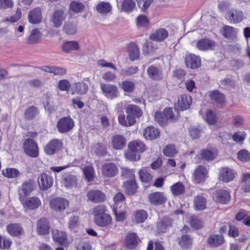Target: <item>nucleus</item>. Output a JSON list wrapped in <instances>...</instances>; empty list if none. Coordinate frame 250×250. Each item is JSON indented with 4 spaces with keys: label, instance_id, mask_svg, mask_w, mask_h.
I'll return each mask as SVG.
<instances>
[{
    "label": "nucleus",
    "instance_id": "obj_1",
    "mask_svg": "<svg viewBox=\"0 0 250 250\" xmlns=\"http://www.w3.org/2000/svg\"><path fill=\"white\" fill-rule=\"evenodd\" d=\"M127 114L126 119L129 122V126L134 125L136 123V118H140L143 114L142 110L139 106L135 104H129L125 108Z\"/></svg>",
    "mask_w": 250,
    "mask_h": 250
},
{
    "label": "nucleus",
    "instance_id": "obj_2",
    "mask_svg": "<svg viewBox=\"0 0 250 250\" xmlns=\"http://www.w3.org/2000/svg\"><path fill=\"white\" fill-rule=\"evenodd\" d=\"M23 149L26 154L32 158H37L39 156V149L37 143L31 138L24 140Z\"/></svg>",
    "mask_w": 250,
    "mask_h": 250
},
{
    "label": "nucleus",
    "instance_id": "obj_3",
    "mask_svg": "<svg viewBox=\"0 0 250 250\" xmlns=\"http://www.w3.org/2000/svg\"><path fill=\"white\" fill-rule=\"evenodd\" d=\"M100 85L102 93L107 99L112 100L118 97L119 91L116 85L104 83H100Z\"/></svg>",
    "mask_w": 250,
    "mask_h": 250
},
{
    "label": "nucleus",
    "instance_id": "obj_4",
    "mask_svg": "<svg viewBox=\"0 0 250 250\" xmlns=\"http://www.w3.org/2000/svg\"><path fill=\"white\" fill-rule=\"evenodd\" d=\"M34 182L33 180L29 179L24 181L19 190L20 200L22 201L23 199L28 196L34 190Z\"/></svg>",
    "mask_w": 250,
    "mask_h": 250
},
{
    "label": "nucleus",
    "instance_id": "obj_5",
    "mask_svg": "<svg viewBox=\"0 0 250 250\" xmlns=\"http://www.w3.org/2000/svg\"><path fill=\"white\" fill-rule=\"evenodd\" d=\"M227 19L231 23H238L244 19V14L240 9L232 8L227 13Z\"/></svg>",
    "mask_w": 250,
    "mask_h": 250
},
{
    "label": "nucleus",
    "instance_id": "obj_6",
    "mask_svg": "<svg viewBox=\"0 0 250 250\" xmlns=\"http://www.w3.org/2000/svg\"><path fill=\"white\" fill-rule=\"evenodd\" d=\"M62 143L59 139L51 140L44 147V152L48 155H51L57 152L61 148Z\"/></svg>",
    "mask_w": 250,
    "mask_h": 250
},
{
    "label": "nucleus",
    "instance_id": "obj_7",
    "mask_svg": "<svg viewBox=\"0 0 250 250\" xmlns=\"http://www.w3.org/2000/svg\"><path fill=\"white\" fill-rule=\"evenodd\" d=\"M38 182L40 189L45 190L52 186L53 179L50 175L42 173L39 176Z\"/></svg>",
    "mask_w": 250,
    "mask_h": 250
},
{
    "label": "nucleus",
    "instance_id": "obj_8",
    "mask_svg": "<svg viewBox=\"0 0 250 250\" xmlns=\"http://www.w3.org/2000/svg\"><path fill=\"white\" fill-rule=\"evenodd\" d=\"M208 171L205 167L199 166L193 173V180L195 183L200 184L205 181L208 177Z\"/></svg>",
    "mask_w": 250,
    "mask_h": 250
},
{
    "label": "nucleus",
    "instance_id": "obj_9",
    "mask_svg": "<svg viewBox=\"0 0 250 250\" xmlns=\"http://www.w3.org/2000/svg\"><path fill=\"white\" fill-rule=\"evenodd\" d=\"M186 65L191 69H197L201 64V58L193 54L187 55L185 59Z\"/></svg>",
    "mask_w": 250,
    "mask_h": 250
},
{
    "label": "nucleus",
    "instance_id": "obj_10",
    "mask_svg": "<svg viewBox=\"0 0 250 250\" xmlns=\"http://www.w3.org/2000/svg\"><path fill=\"white\" fill-rule=\"evenodd\" d=\"M102 172L104 176L113 177L117 174L118 169L115 164L107 163L102 166Z\"/></svg>",
    "mask_w": 250,
    "mask_h": 250
},
{
    "label": "nucleus",
    "instance_id": "obj_11",
    "mask_svg": "<svg viewBox=\"0 0 250 250\" xmlns=\"http://www.w3.org/2000/svg\"><path fill=\"white\" fill-rule=\"evenodd\" d=\"M148 200L151 204L158 206L165 204L167 198L163 192H155L148 195Z\"/></svg>",
    "mask_w": 250,
    "mask_h": 250
},
{
    "label": "nucleus",
    "instance_id": "obj_12",
    "mask_svg": "<svg viewBox=\"0 0 250 250\" xmlns=\"http://www.w3.org/2000/svg\"><path fill=\"white\" fill-rule=\"evenodd\" d=\"M24 208L27 209H35L38 208L41 205L40 199L37 197H28L25 201H21Z\"/></svg>",
    "mask_w": 250,
    "mask_h": 250
},
{
    "label": "nucleus",
    "instance_id": "obj_13",
    "mask_svg": "<svg viewBox=\"0 0 250 250\" xmlns=\"http://www.w3.org/2000/svg\"><path fill=\"white\" fill-rule=\"evenodd\" d=\"M42 19V10L40 7H36L31 10L28 15L29 23L32 24H38Z\"/></svg>",
    "mask_w": 250,
    "mask_h": 250
},
{
    "label": "nucleus",
    "instance_id": "obj_14",
    "mask_svg": "<svg viewBox=\"0 0 250 250\" xmlns=\"http://www.w3.org/2000/svg\"><path fill=\"white\" fill-rule=\"evenodd\" d=\"M235 177L233 170L228 167H222L219 172V179L220 181L228 183L232 181Z\"/></svg>",
    "mask_w": 250,
    "mask_h": 250
},
{
    "label": "nucleus",
    "instance_id": "obj_15",
    "mask_svg": "<svg viewBox=\"0 0 250 250\" xmlns=\"http://www.w3.org/2000/svg\"><path fill=\"white\" fill-rule=\"evenodd\" d=\"M215 46V42L212 40L204 38L199 40L196 43L197 48L201 51L212 50Z\"/></svg>",
    "mask_w": 250,
    "mask_h": 250
},
{
    "label": "nucleus",
    "instance_id": "obj_16",
    "mask_svg": "<svg viewBox=\"0 0 250 250\" xmlns=\"http://www.w3.org/2000/svg\"><path fill=\"white\" fill-rule=\"evenodd\" d=\"M111 145L116 150L122 149L126 144L125 138L121 135H116L113 136L111 140Z\"/></svg>",
    "mask_w": 250,
    "mask_h": 250
},
{
    "label": "nucleus",
    "instance_id": "obj_17",
    "mask_svg": "<svg viewBox=\"0 0 250 250\" xmlns=\"http://www.w3.org/2000/svg\"><path fill=\"white\" fill-rule=\"evenodd\" d=\"M88 199L94 203H101L105 199L104 194L99 190H91L87 194Z\"/></svg>",
    "mask_w": 250,
    "mask_h": 250
},
{
    "label": "nucleus",
    "instance_id": "obj_18",
    "mask_svg": "<svg viewBox=\"0 0 250 250\" xmlns=\"http://www.w3.org/2000/svg\"><path fill=\"white\" fill-rule=\"evenodd\" d=\"M50 225L45 218H41L37 222V231L39 234L45 235L49 233Z\"/></svg>",
    "mask_w": 250,
    "mask_h": 250
},
{
    "label": "nucleus",
    "instance_id": "obj_19",
    "mask_svg": "<svg viewBox=\"0 0 250 250\" xmlns=\"http://www.w3.org/2000/svg\"><path fill=\"white\" fill-rule=\"evenodd\" d=\"M147 74L149 78L154 81H160L163 79L162 71L154 65L149 66L147 69Z\"/></svg>",
    "mask_w": 250,
    "mask_h": 250
},
{
    "label": "nucleus",
    "instance_id": "obj_20",
    "mask_svg": "<svg viewBox=\"0 0 250 250\" xmlns=\"http://www.w3.org/2000/svg\"><path fill=\"white\" fill-rule=\"evenodd\" d=\"M192 103V99L190 96L186 94L180 96L178 98V109L184 110L189 108Z\"/></svg>",
    "mask_w": 250,
    "mask_h": 250
},
{
    "label": "nucleus",
    "instance_id": "obj_21",
    "mask_svg": "<svg viewBox=\"0 0 250 250\" xmlns=\"http://www.w3.org/2000/svg\"><path fill=\"white\" fill-rule=\"evenodd\" d=\"M172 220L169 217H164L157 223V230L159 232L164 233L172 226Z\"/></svg>",
    "mask_w": 250,
    "mask_h": 250
},
{
    "label": "nucleus",
    "instance_id": "obj_22",
    "mask_svg": "<svg viewBox=\"0 0 250 250\" xmlns=\"http://www.w3.org/2000/svg\"><path fill=\"white\" fill-rule=\"evenodd\" d=\"M88 90V86L85 83H76L71 89V94L73 95L75 94L84 95L87 93Z\"/></svg>",
    "mask_w": 250,
    "mask_h": 250
},
{
    "label": "nucleus",
    "instance_id": "obj_23",
    "mask_svg": "<svg viewBox=\"0 0 250 250\" xmlns=\"http://www.w3.org/2000/svg\"><path fill=\"white\" fill-rule=\"evenodd\" d=\"M168 36V31L164 28H160L154 33L151 34L149 38L155 41L162 42L166 39Z\"/></svg>",
    "mask_w": 250,
    "mask_h": 250
},
{
    "label": "nucleus",
    "instance_id": "obj_24",
    "mask_svg": "<svg viewBox=\"0 0 250 250\" xmlns=\"http://www.w3.org/2000/svg\"><path fill=\"white\" fill-rule=\"evenodd\" d=\"M225 241L223 236L221 234H213L208 239V243L213 248H216L222 245Z\"/></svg>",
    "mask_w": 250,
    "mask_h": 250
},
{
    "label": "nucleus",
    "instance_id": "obj_25",
    "mask_svg": "<svg viewBox=\"0 0 250 250\" xmlns=\"http://www.w3.org/2000/svg\"><path fill=\"white\" fill-rule=\"evenodd\" d=\"M112 217L107 213L94 218L95 223L99 227H106L111 224Z\"/></svg>",
    "mask_w": 250,
    "mask_h": 250
},
{
    "label": "nucleus",
    "instance_id": "obj_26",
    "mask_svg": "<svg viewBox=\"0 0 250 250\" xmlns=\"http://www.w3.org/2000/svg\"><path fill=\"white\" fill-rule=\"evenodd\" d=\"M38 108L35 106L31 105L25 110L24 117L26 120L31 121L34 119L39 114Z\"/></svg>",
    "mask_w": 250,
    "mask_h": 250
},
{
    "label": "nucleus",
    "instance_id": "obj_27",
    "mask_svg": "<svg viewBox=\"0 0 250 250\" xmlns=\"http://www.w3.org/2000/svg\"><path fill=\"white\" fill-rule=\"evenodd\" d=\"M129 150L135 152H143L146 149L144 143L139 140L131 142L128 145Z\"/></svg>",
    "mask_w": 250,
    "mask_h": 250
},
{
    "label": "nucleus",
    "instance_id": "obj_28",
    "mask_svg": "<svg viewBox=\"0 0 250 250\" xmlns=\"http://www.w3.org/2000/svg\"><path fill=\"white\" fill-rule=\"evenodd\" d=\"M144 136L147 140H153L157 138L160 135L159 131L152 126L147 127L144 131Z\"/></svg>",
    "mask_w": 250,
    "mask_h": 250
},
{
    "label": "nucleus",
    "instance_id": "obj_29",
    "mask_svg": "<svg viewBox=\"0 0 250 250\" xmlns=\"http://www.w3.org/2000/svg\"><path fill=\"white\" fill-rule=\"evenodd\" d=\"M128 52L129 59L131 61L139 59L140 55L139 49L136 44L132 43L128 45Z\"/></svg>",
    "mask_w": 250,
    "mask_h": 250
},
{
    "label": "nucleus",
    "instance_id": "obj_30",
    "mask_svg": "<svg viewBox=\"0 0 250 250\" xmlns=\"http://www.w3.org/2000/svg\"><path fill=\"white\" fill-rule=\"evenodd\" d=\"M206 203V199L204 196H196L194 199L193 207L196 210H202L205 209Z\"/></svg>",
    "mask_w": 250,
    "mask_h": 250
},
{
    "label": "nucleus",
    "instance_id": "obj_31",
    "mask_svg": "<svg viewBox=\"0 0 250 250\" xmlns=\"http://www.w3.org/2000/svg\"><path fill=\"white\" fill-rule=\"evenodd\" d=\"M7 230L10 235L13 236H18L23 231L21 227L16 224H10L7 226Z\"/></svg>",
    "mask_w": 250,
    "mask_h": 250
},
{
    "label": "nucleus",
    "instance_id": "obj_32",
    "mask_svg": "<svg viewBox=\"0 0 250 250\" xmlns=\"http://www.w3.org/2000/svg\"><path fill=\"white\" fill-rule=\"evenodd\" d=\"M217 201L222 204H226L230 200L229 193L225 190H219L216 195Z\"/></svg>",
    "mask_w": 250,
    "mask_h": 250
},
{
    "label": "nucleus",
    "instance_id": "obj_33",
    "mask_svg": "<svg viewBox=\"0 0 250 250\" xmlns=\"http://www.w3.org/2000/svg\"><path fill=\"white\" fill-rule=\"evenodd\" d=\"M42 34L37 28L33 29L29 37L27 39V42L29 44H35L38 42L41 38Z\"/></svg>",
    "mask_w": 250,
    "mask_h": 250
},
{
    "label": "nucleus",
    "instance_id": "obj_34",
    "mask_svg": "<svg viewBox=\"0 0 250 250\" xmlns=\"http://www.w3.org/2000/svg\"><path fill=\"white\" fill-rule=\"evenodd\" d=\"M124 187L126 192L129 195L134 194L137 190V186L135 180H127L124 182Z\"/></svg>",
    "mask_w": 250,
    "mask_h": 250
},
{
    "label": "nucleus",
    "instance_id": "obj_35",
    "mask_svg": "<svg viewBox=\"0 0 250 250\" xmlns=\"http://www.w3.org/2000/svg\"><path fill=\"white\" fill-rule=\"evenodd\" d=\"M62 21V11L58 10L54 12L51 18V21L54 26L58 28L61 26Z\"/></svg>",
    "mask_w": 250,
    "mask_h": 250
},
{
    "label": "nucleus",
    "instance_id": "obj_36",
    "mask_svg": "<svg viewBox=\"0 0 250 250\" xmlns=\"http://www.w3.org/2000/svg\"><path fill=\"white\" fill-rule=\"evenodd\" d=\"M112 9L111 4L107 2H101L97 4L96 10L100 14H107L110 12Z\"/></svg>",
    "mask_w": 250,
    "mask_h": 250
},
{
    "label": "nucleus",
    "instance_id": "obj_37",
    "mask_svg": "<svg viewBox=\"0 0 250 250\" xmlns=\"http://www.w3.org/2000/svg\"><path fill=\"white\" fill-rule=\"evenodd\" d=\"M210 98L217 104H222L225 102V95L217 90L212 92L210 94Z\"/></svg>",
    "mask_w": 250,
    "mask_h": 250
},
{
    "label": "nucleus",
    "instance_id": "obj_38",
    "mask_svg": "<svg viewBox=\"0 0 250 250\" xmlns=\"http://www.w3.org/2000/svg\"><path fill=\"white\" fill-rule=\"evenodd\" d=\"M126 243L129 249L134 248L138 244V237L136 233H131L126 236Z\"/></svg>",
    "mask_w": 250,
    "mask_h": 250
},
{
    "label": "nucleus",
    "instance_id": "obj_39",
    "mask_svg": "<svg viewBox=\"0 0 250 250\" xmlns=\"http://www.w3.org/2000/svg\"><path fill=\"white\" fill-rule=\"evenodd\" d=\"M221 34L226 38H231L236 34L234 28L229 25H225L221 29Z\"/></svg>",
    "mask_w": 250,
    "mask_h": 250
},
{
    "label": "nucleus",
    "instance_id": "obj_40",
    "mask_svg": "<svg viewBox=\"0 0 250 250\" xmlns=\"http://www.w3.org/2000/svg\"><path fill=\"white\" fill-rule=\"evenodd\" d=\"M136 3L134 0H124L122 3L121 10L130 13L135 7Z\"/></svg>",
    "mask_w": 250,
    "mask_h": 250
},
{
    "label": "nucleus",
    "instance_id": "obj_41",
    "mask_svg": "<svg viewBox=\"0 0 250 250\" xmlns=\"http://www.w3.org/2000/svg\"><path fill=\"white\" fill-rule=\"evenodd\" d=\"M80 46L76 41H69L63 42V51L69 53L71 51L78 50Z\"/></svg>",
    "mask_w": 250,
    "mask_h": 250
},
{
    "label": "nucleus",
    "instance_id": "obj_42",
    "mask_svg": "<svg viewBox=\"0 0 250 250\" xmlns=\"http://www.w3.org/2000/svg\"><path fill=\"white\" fill-rule=\"evenodd\" d=\"M49 205L54 210L60 211L62 207V199L61 197L53 198L50 201Z\"/></svg>",
    "mask_w": 250,
    "mask_h": 250
},
{
    "label": "nucleus",
    "instance_id": "obj_43",
    "mask_svg": "<svg viewBox=\"0 0 250 250\" xmlns=\"http://www.w3.org/2000/svg\"><path fill=\"white\" fill-rule=\"evenodd\" d=\"M63 30L67 35H74L77 32V25L72 22L65 23L63 26Z\"/></svg>",
    "mask_w": 250,
    "mask_h": 250
},
{
    "label": "nucleus",
    "instance_id": "obj_44",
    "mask_svg": "<svg viewBox=\"0 0 250 250\" xmlns=\"http://www.w3.org/2000/svg\"><path fill=\"white\" fill-rule=\"evenodd\" d=\"M201 155L204 160L211 161L216 157L217 152L215 150L204 149L202 150Z\"/></svg>",
    "mask_w": 250,
    "mask_h": 250
},
{
    "label": "nucleus",
    "instance_id": "obj_45",
    "mask_svg": "<svg viewBox=\"0 0 250 250\" xmlns=\"http://www.w3.org/2000/svg\"><path fill=\"white\" fill-rule=\"evenodd\" d=\"M171 190L175 196H178L185 192V188L183 184L178 182L171 187Z\"/></svg>",
    "mask_w": 250,
    "mask_h": 250
},
{
    "label": "nucleus",
    "instance_id": "obj_46",
    "mask_svg": "<svg viewBox=\"0 0 250 250\" xmlns=\"http://www.w3.org/2000/svg\"><path fill=\"white\" fill-rule=\"evenodd\" d=\"M2 173L3 176L8 178H15L20 175L19 171L15 168H7L2 170Z\"/></svg>",
    "mask_w": 250,
    "mask_h": 250
},
{
    "label": "nucleus",
    "instance_id": "obj_47",
    "mask_svg": "<svg viewBox=\"0 0 250 250\" xmlns=\"http://www.w3.org/2000/svg\"><path fill=\"white\" fill-rule=\"evenodd\" d=\"M147 217V213L146 210H139L136 212L134 215V221L137 223L144 222Z\"/></svg>",
    "mask_w": 250,
    "mask_h": 250
},
{
    "label": "nucleus",
    "instance_id": "obj_48",
    "mask_svg": "<svg viewBox=\"0 0 250 250\" xmlns=\"http://www.w3.org/2000/svg\"><path fill=\"white\" fill-rule=\"evenodd\" d=\"M64 184L67 188H72L77 184V179L75 176L68 175L65 176L64 180Z\"/></svg>",
    "mask_w": 250,
    "mask_h": 250
},
{
    "label": "nucleus",
    "instance_id": "obj_49",
    "mask_svg": "<svg viewBox=\"0 0 250 250\" xmlns=\"http://www.w3.org/2000/svg\"><path fill=\"white\" fill-rule=\"evenodd\" d=\"M52 233L54 242L61 246H62V231L54 229L52 230Z\"/></svg>",
    "mask_w": 250,
    "mask_h": 250
},
{
    "label": "nucleus",
    "instance_id": "obj_50",
    "mask_svg": "<svg viewBox=\"0 0 250 250\" xmlns=\"http://www.w3.org/2000/svg\"><path fill=\"white\" fill-rule=\"evenodd\" d=\"M139 176L141 181L143 182H149L152 179L151 174L148 172L146 168H143L139 171Z\"/></svg>",
    "mask_w": 250,
    "mask_h": 250
},
{
    "label": "nucleus",
    "instance_id": "obj_51",
    "mask_svg": "<svg viewBox=\"0 0 250 250\" xmlns=\"http://www.w3.org/2000/svg\"><path fill=\"white\" fill-rule=\"evenodd\" d=\"M85 179L88 181H91L94 177V171L93 167L91 166H87L84 167L83 169Z\"/></svg>",
    "mask_w": 250,
    "mask_h": 250
},
{
    "label": "nucleus",
    "instance_id": "obj_52",
    "mask_svg": "<svg viewBox=\"0 0 250 250\" xmlns=\"http://www.w3.org/2000/svg\"><path fill=\"white\" fill-rule=\"evenodd\" d=\"M84 8V6L83 3L77 1H73L70 4V9L75 13L82 12Z\"/></svg>",
    "mask_w": 250,
    "mask_h": 250
},
{
    "label": "nucleus",
    "instance_id": "obj_53",
    "mask_svg": "<svg viewBox=\"0 0 250 250\" xmlns=\"http://www.w3.org/2000/svg\"><path fill=\"white\" fill-rule=\"evenodd\" d=\"M121 86L124 91L131 93L135 88V84L132 81L126 80L122 82Z\"/></svg>",
    "mask_w": 250,
    "mask_h": 250
},
{
    "label": "nucleus",
    "instance_id": "obj_54",
    "mask_svg": "<svg viewBox=\"0 0 250 250\" xmlns=\"http://www.w3.org/2000/svg\"><path fill=\"white\" fill-rule=\"evenodd\" d=\"M206 121L209 125H214L216 123V115L211 110L207 111L206 114Z\"/></svg>",
    "mask_w": 250,
    "mask_h": 250
},
{
    "label": "nucleus",
    "instance_id": "obj_55",
    "mask_svg": "<svg viewBox=\"0 0 250 250\" xmlns=\"http://www.w3.org/2000/svg\"><path fill=\"white\" fill-rule=\"evenodd\" d=\"M191 239L188 235H184L179 241V245L183 249H188L191 245Z\"/></svg>",
    "mask_w": 250,
    "mask_h": 250
},
{
    "label": "nucleus",
    "instance_id": "obj_56",
    "mask_svg": "<svg viewBox=\"0 0 250 250\" xmlns=\"http://www.w3.org/2000/svg\"><path fill=\"white\" fill-rule=\"evenodd\" d=\"M74 126L73 120L70 117H63V132L71 130Z\"/></svg>",
    "mask_w": 250,
    "mask_h": 250
},
{
    "label": "nucleus",
    "instance_id": "obj_57",
    "mask_svg": "<svg viewBox=\"0 0 250 250\" xmlns=\"http://www.w3.org/2000/svg\"><path fill=\"white\" fill-rule=\"evenodd\" d=\"M235 82L230 78H225L219 83V86L222 88L229 89L234 87Z\"/></svg>",
    "mask_w": 250,
    "mask_h": 250
},
{
    "label": "nucleus",
    "instance_id": "obj_58",
    "mask_svg": "<svg viewBox=\"0 0 250 250\" xmlns=\"http://www.w3.org/2000/svg\"><path fill=\"white\" fill-rule=\"evenodd\" d=\"M237 157L241 162H248L250 159V153L246 149H242L238 152Z\"/></svg>",
    "mask_w": 250,
    "mask_h": 250
},
{
    "label": "nucleus",
    "instance_id": "obj_59",
    "mask_svg": "<svg viewBox=\"0 0 250 250\" xmlns=\"http://www.w3.org/2000/svg\"><path fill=\"white\" fill-rule=\"evenodd\" d=\"M106 208L104 205H98L93 208V213L94 217H99L106 214Z\"/></svg>",
    "mask_w": 250,
    "mask_h": 250
},
{
    "label": "nucleus",
    "instance_id": "obj_60",
    "mask_svg": "<svg viewBox=\"0 0 250 250\" xmlns=\"http://www.w3.org/2000/svg\"><path fill=\"white\" fill-rule=\"evenodd\" d=\"M163 152L166 156L173 157L177 153V151L174 145H169L165 147Z\"/></svg>",
    "mask_w": 250,
    "mask_h": 250
},
{
    "label": "nucleus",
    "instance_id": "obj_61",
    "mask_svg": "<svg viewBox=\"0 0 250 250\" xmlns=\"http://www.w3.org/2000/svg\"><path fill=\"white\" fill-rule=\"evenodd\" d=\"M21 9L18 8L17 9L16 12L14 15L2 21L3 22L10 21L11 22H16L21 19Z\"/></svg>",
    "mask_w": 250,
    "mask_h": 250
},
{
    "label": "nucleus",
    "instance_id": "obj_62",
    "mask_svg": "<svg viewBox=\"0 0 250 250\" xmlns=\"http://www.w3.org/2000/svg\"><path fill=\"white\" fill-rule=\"evenodd\" d=\"M154 119L160 125L164 126L167 124L165 117L161 112L157 111L154 114Z\"/></svg>",
    "mask_w": 250,
    "mask_h": 250
},
{
    "label": "nucleus",
    "instance_id": "obj_63",
    "mask_svg": "<svg viewBox=\"0 0 250 250\" xmlns=\"http://www.w3.org/2000/svg\"><path fill=\"white\" fill-rule=\"evenodd\" d=\"M138 71L137 66H131L126 69H123L121 71V74L123 76H130L136 74Z\"/></svg>",
    "mask_w": 250,
    "mask_h": 250
},
{
    "label": "nucleus",
    "instance_id": "obj_64",
    "mask_svg": "<svg viewBox=\"0 0 250 250\" xmlns=\"http://www.w3.org/2000/svg\"><path fill=\"white\" fill-rule=\"evenodd\" d=\"M190 223L191 226L194 229H199L203 226L202 221L197 217H192Z\"/></svg>",
    "mask_w": 250,
    "mask_h": 250
}]
</instances>
